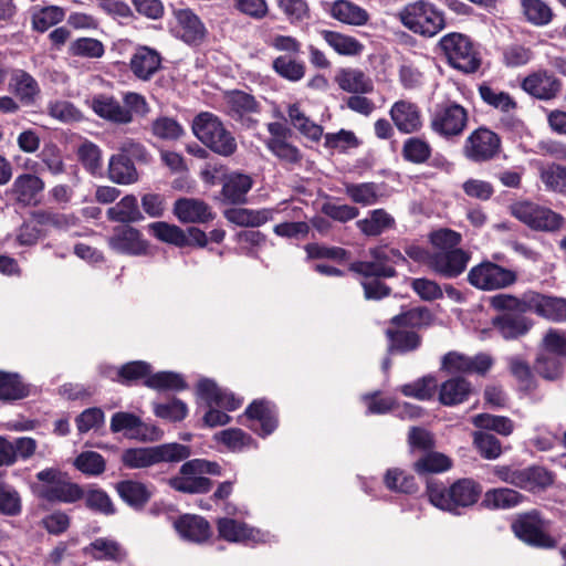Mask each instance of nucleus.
<instances>
[{
    "mask_svg": "<svg viewBox=\"0 0 566 566\" xmlns=\"http://www.w3.org/2000/svg\"><path fill=\"white\" fill-rule=\"evenodd\" d=\"M429 501L436 507L460 514L462 509L474 505L482 493V486L472 479H460L450 486L438 481L427 484Z\"/></svg>",
    "mask_w": 566,
    "mask_h": 566,
    "instance_id": "nucleus-1",
    "label": "nucleus"
},
{
    "mask_svg": "<svg viewBox=\"0 0 566 566\" xmlns=\"http://www.w3.org/2000/svg\"><path fill=\"white\" fill-rule=\"evenodd\" d=\"M87 103L98 117L119 125L130 124L134 115L146 116L149 113L146 98L135 92L125 93L123 104L107 94H96Z\"/></svg>",
    "mask_w": 566,
    "mask_h": 566,
    "instance_id": "nucleus-2",
    "label": "nucleus"
},
{
    "mask_svg": "<svg viewBox=\"0 0 566 566\" xmlns=\"http://www.w3.org/2000/svg\"><path fill=\"white\" fill-rule=\"evenodd\" d=\"M35 479L31 483V491L39 500L72 504L84 497L85 491L57 469H44L36 473Z\"/></svg>",
    "mask_w": 566,
    "mask_h": 566,
    "instance_id": "nucleus-3",
    "label": "nucleus"
},
{
    "mask_svg": "<svg viewBox=\"0 0 566 566\" xmlns=\"http://www.w3.org/2000/svg\"><path fill=\"white\" fill-rule=\"evenodd\" d=\"M193 135L211 151L229 157L237 151V140L221 119L210 113L201 112L192 119Z\"/></svg>",
    "mask_w": 566,
    "mask_h": 566,
    "instance_id": "nucleus-4",
    "label": "nucleus"
},
{
    "mask_svg": "<svg viewBox=\"0 0 566 566\" xmlns=\"http://www.w3.org/2000/svg\"><path fill=\"white\" fill-rule=\"evenodd\" d=\"M511 214L534 231L557 232L566 224L560 213L532 201H517L510 206Z\"/></svg>",
    "mask_w": 566,
    "mask_h": 566,
    "instance_id": "nucleus-5",
    "label": "nucleus"
},
{
    "mask_svg": "<svg viewBox=\"0 0 566 566\" xmlns=\"http://www.w3.org/2000/svg\"><path fill=\"white\" fill-rule=\"evenodd\" d=\"M398 17L407 29L424 36H433L444 27L442 13L422 0L407 4Z\"/></svg>",
    "mask_w": 566,
    "mask_h": 566,
    "instance_id": "nucleus-6",
    "label": "nucleus"
},
{
    "mask_svg": "<svg viewBox=\"0 0 566 566\" xmlns=\"http://www.w3.org/2000/svg\"><path fill=\"white\" fill-rule=\"evenodd\" d=\"M424 313L423 310L412 308L391 318L395 328H388L386 332L389 352L407 353L419 347V335L408 327L421 325Z\"/></svg>",
    "mask_w": 566,
    "mask_h": 566,
    "instance_id": "nucleus-7",
    "label": "nucleus"
},
{
    "mask_svg": "<svg viewBox=\"0 0 566 566\" xmlns=\"http://www.w3.org/2000/svg\"><path fill=\"white\" fill-rule=\"evenodd\" d=\"M440 48L449 64L463 73H474L481 65L479 52L472 41L461 33H449L441 38Z\"/></svg>",
    "mask_w": 566,
    "mask_h": 566,
    "instance_id": "nucleus-8",
    "label": "nucleus"
},
{
    "mask_svg": "<svg viewBox=\"0 0 566 566\" xmlns=\"http://www.w3.org/2000/svg\"><path fill=\"white\" fill-rule=\"evenodd\" d=\"M370 261H356L349 266L350 271L364 276L392 277L396 274L394 264L405 261V256L397 249L387 245L369 250Z\"/></svg>",
    "mask_w": 566,
    "mask_h": 566,
    "instance_id": "nucleus-9",
    "label": "nucleus"
},
{
    "mask_svg": "<svg viewBox=\"0 0 566 566\" xmlns=\"http://www.w3.org/2000/svg\"><path fill=\"white\" fill-rule=\"evenodd\" d=\"M469 120L467 108L454 102L437 105L430 120L431 129L443 138L462 135Z\"/></svg>",
    "mask_w": 566,
    "mask_h": 566,
    "instance_id": "nucleus-10",
    "label": "nucleus"
},
{
    "mask_svg": "<svg viewBox=\"0 0 566 566\" xmlns=\"http://www.w3.org/2000/svg\"><path fill=\"white\" fill-rule=\"evenodd\" d=\"M501 150V138L496 133L479 127L465 139L463 155L473 163H485L495 158Z\"/></svg>",
    "mask_w": 566,
    "mask_h": 566,
    "instance_id": "nucleus-11",
    "label": "nucleus"
},
{
    "mask_svg": "<svg viewBox=\"0 0 566 566\" xmlns=\"http://www.w3.org/2000/svg\"><path fill=\"white\" fill-rule=\"evenodd\" d=\"M468 281L480 290L493 291L512 285L516 281V274L488 261L473 266L468 274Z\"/></svg>",
    "mask_w": 566,
    "mask_h": 566,
    "instance_id": "nucleus-12",
    "label": "nucleus"
},
{
    "mask_svg": "<svg viewBox=\"0 0 566 566\" xmlns=\"http://www.w3.org/2000/svg\"><path fill=\"white\" fill-rule=\"evenodd\" d=\"M470 258L469 252L462 249L434 251L431 253L430 269L443 277H457L464 272Z\"/></svg>",
    "mask_w": 566,
    "mask_h": 566,
    "instance_id": "nucleus-13",
    "label": "nucleus"
},
{
    "mask_svg": "<svg viewBox=\"0 0 566 566\" xmlns=\"http://www.w3.org/2000/svg\"><path fill=\"white\" fill-rule=\"evenodd\" d=\"M107 243L115 252L128 255L146 254L148 248L142 233L127 224L114 228L112 235L107 239Z\"/></svg>",
    "mask_w": 566,
    "mask_h": 566,
    "instance_id": "nucleus-14",
    "label": "nucleus"
},
{
    "mask_svg": "<svg viewBox=\"0 0 566 566\" xmlns=\"http://www.w3.org/2000/svg\"><path fill=\"white\" fill-rule=\"evenodd\" d=\"M512 527L515 535L527 544L538 547H553L555 545L554 539L544 532L543 521L536 512L522 516L514 522Z\"/></svg>",
    "mask_w": 566,
    "mask_h": 566,
    "instance_id": "nucleus-15",
    "label": "nucleus"
},
{
    "mask_svg": "<svg viewBox=\"0 0 566 566\" xmlns=\"http://www.w3.org/2000/svg\"><path fill=\"white\" fill-rule=\"evenodd\" d=\"M526 302L530 311L548 321L566 322V298L544 295L537 292H527Z\"/></svg>",
    "mask_w": 566,
    "mask_h": 566,
    "instance_id": "nucleus-16",
    "label": "nucleus"
},
{
    "mask_svg": "<svg viewBox=\"0 0 566 566\" xmlns=\"http://www.w3.org/2000/svg\"><path fill=\"white\" fill-rule=\"evenodd\" d=\"M245 416L251 421L250 429L262 437L271 434L277 427L276 410L268 400H254L247 408Z\"/></svg>",
    "mask_w": 566,
    "mask_h": 566,
    "instance_id": "nucleus-17",
    "label": "nucleus"
},
{
    "mask_svg": "<svg viewBox=\"0 0 566 566\" xmlns=\"http://www.w3.org/2000/svg\"><path fill=\"white\" fill-rule=\"evenodd\" d=\"M389 116L396 128L402 134L418 133L422 128V115L419 106L410 101L400 99L392 104Z\"/></svg>",
    "mask_w": 566,
    "mask_h": 566,
    "instance_id": "nucleus-18",
    "label": "nucleus"
},
{
    "mask_svg": "<svg viewBox=\"0 0 566 566\" xmlns=\"http://www.w3.org/2000/svg\"><path fill=\"white\" fill-rule=\"evenodd\" d=\"M219 536L228 542L265 543L269 534L249 527L245 523L222 517L217 522Z\"/></svg>",
    "mask_w": 566,
    "mask_h": 566,
    "instance_id": "nucleus-19",
    "label": "nucleus"
},
{
    "mask_svg": "<svg viewBox=\"0 0 566 566\" xmlns=\"http://www.w3.org/2000/svg\"><path fill=\"white\" fill-rule=\"evenodd\" d=\"M192 460L185 462L180 470L179 475L169 479L168 484L176 491L182 493H207L211 490L212 482L210 479L202 476L198 468H188Z\"/></svg>",
    "mask_w": 566,
    "mask_h": 566,
    "instance_id": "nucleus-20",
    "label": "nucleus"
},
{
    "mask_svg": "<svg viewBox=\"0 0 566 566\" xmlns=\"http://www.w3.org/2000/svg\"><path fill=\"white\" fill-rule=\"evenodd\" d=\"M522 88L538 99L555 98L562 88L560 81L546 71H538L526 76L522 82Z\"/></svg>",
    "mask_w": 566,
    "mask_h": 566,
    "instance_id": "nucleus-21",
    "label": "nucleus"
},
{
    "mask_svg": "<svg viewBox=\"0 0 566 566\" xmlns=\"http://www.w3.org/2000/svg\"><path fill=\"white\" fill-rule=\"evenodd\" d=\"M174 213L182 223H206L213 220L216 216L207 202L197 198L176 200Z\"/></svg>",
    "mask_w": 566,
    "mask_h": 566,
    "instance_id": "nucleus-22",
    "label": "nucleus"
},
{
    "mask_svg": "<svg viewBox=\"0 0 566 566\" xmlns=\"http://www.w3.org/2000/svg\"><path fill=\"white\" fill-rule=\"evenodd\" d=\"M160 53L149 46L136 48L129 61V69L140 81H149L161 67Z\"/></svg>",
    "mask_w": 566,
    "mask_h": 566,
    "instance_id": "nucleus-23",
    "label": "nucleus"
},
{
    "mask_svg": "<svg viewBox=\"0 0 566 566\" xmlns=\"http://www.w3.org/2000/svg\"><path fill=\"white\" fill-rule=\"evenodd\" d=\"M44 190V181L33 174L19 175L9 190L11 197L22 206H35L38 196Z\"/></svg>",
    "mask_w": 566,
    "mask_h": 566,
    "instance_id": "nucleus-24",
    "label": "nucleus"
},
{
    "mask_svg": "<svg viewBox=\"0 0 566 566\" xmlns=\"http://www.w3.org/2000/svg\"><path fill=\"white\" fill-rule=\"evenodd\" d=\"M8 90L27 106L33 105L41 93L38 81L22 69L12 70Z\"/></svg>",
    "mask_w": 566,
    "mask_h": 566,
    "instance_id": "nucleus-25",
    "label": "nucleus"
},
{
    "mask_svg": "<svg viewBox=\"0 0 566 566\" xmlns=\"http://www.w3.org/2000/svg\"><path fill=\"white\" fill-rule=\"evenodd\" d=\"M177 21V30L180 38L188 44L201 43L207 34V29L200 18L190 9L174 11Z\"/></svg>",
    "mask_w": 566,
    "mask_h": 566,
    "instance_id": "nucleus-26",
    "label": "nucleus"
},
{
    "mask_svg": "<svg viewBox=\"0 0 566 566\" xmlns=\"http://www.w3.org/2000/svg\"><path fill=\"white\" fill-rule=\"evenodd\" d=\"M197 391L200 398L207 401L211 407L216 405L228 411L235 410L241 406V399L237 398L232 392L219 388L213 380L202 379L198 382Z\"/></svg>",
    "mask_w": 566,
    "mask_h": 566,
    "instance_id": "nucleus-27",
    "label": "nucleus"
},
{
    "mask_svg": "<svg viewBox=\"0 0 566 566\" xmlns=\"http://www.w3.org/2000/svg\"><path fill=\"white\" fill-rule=\"evenodd\" d=\"M335 82L342 91L350 94H369L375 87L373 80L365 72L354 67L338 70Z\"/></svg>",
    "mask_w": 566,
    "mask_h": 566,
    "instance_id": "nucleus-28",
    "label": "nucleus"
},
{
    "mask_svg": "<svg viewBox=\"0 0 566 566\" xmlns=\"http://www.w3.org/2000/svg\"><path fill=\"white\" fill-rule=\"evenodd\" d=\"M177 533L189 542L202 543L211 536V528L203 517L198 515H184L174 523Z\"/></svg>",
    "mask_w": 566,
    "mask_h": 566,
    "instance_id": "nucleus-29",
    "label": "nucleus"
},
{
    "mask_svg": "<svg viewBox=\"0 0 566 566\" xmlns=\"http://www.w3.org/2000/svg\"><path fill=\"white\" fill-rule=\"evenodd\" d=\"M83 553L96 560L122 562L126 551L114 538L98 537L83 548Z\"/></svg>",
    "mask_w": 566,
    "mask_h": 566,
    "instance_id": "nucleus-30",
    "label": "nucleus"
},
{
    "mask_svg": "<svg viewBox=\"0 0 566 566\" xmlns=\"http://www.w3.org/2000/svg\"><path fill=\"white\" fill-rule=\"evenodd\" d=\"M357 229L367 237H378L395 229L396 220L385 209L370 210L364 219L356 222Z\"/></svg>",
    "mask_w": 566,
    "mask_h": 566,
    "instance_id": "nucleus-31",
    "label": "nucleus"
},
{
    "mask_svg": "<svg viewBox=\"0 0 566 566\" xmlns=\"http://www.w3.org/2000/svg\"><path fill=\"white\" fill-rule=\"evenodd\" d=\"M253 180L249 175L231 172L224 177L222 196L224 201L232 205L245 202L247 193L251 190Z\"/></svg>",
    "mask_w": 566,
    "mask_h": 566,
    "instance_id": "nucleus-32",
    "label": "nucleus"
},
{
    "mask_svg": "<svg viewBox=\"0 0 566 566\" xmlns=\"http://www.w3.org/2000/svg\"><path fill=\"white\" fill-rule=\"evenodd\" d=\"M493 325L505 339H514L530 331L532 321L523 313H503L493 319Z\"/></svg>",
    "mask_w": 566,
    "mask_h": 566,
    "instance_id": "nucleus-33",
    "label": "nucleus"
},
{
    "mask_svg": "<svg viewBox=\"0 0 566 566\" xmlns=\"http://www.w3.org/2000/svg\"><path fill=\"white\" fill-rule=\"evenodd\" d=\"M329 13L334 19L349 25H365L369 20V14L364 8L348 0L335 1Z\"/></svg>",
    "mask_w": 566,
    "mask_h": 566,
    "instance_id": "nucleus-34",
    "label": "nucleus"
},
{
    "mask_svg": "<svg viewBox=\"0 0 566 566\" xmlns=\"http://www.w3.org/2000/svg\"><path fill=\"white\" fill-rule=\"evenodd\" d=\"M471 384L461 377H454L442 382L439 390V401L444 406H455L465 401L471 394Z\"/></svg>",
    "mask_w": 566,
    "mask_h": 566,
    "instance_id": "nucleus-35",
    "label": "nucleus"
},
{
    "mask_svg": "<svg viewBox=\"0 0 566 566\" xmlns=\"http://www.w3.org/2000/svg\"><path fill=\"white\" fill-rule=\"evenodd\" d=\"M108 178L118 185H132L138 181L139 175L129 158L117 154L109 158Z\"/></svg>",
    "mask_w": 566,
    "mask_h": 566,
    "instance_id": "nucleus-36",
    "label": "nucleus"
},
{
    "mask_svg": "<svg viewBox=\"0 0 566 566\" xmlns=\"http://www.w3.org/2000/svg\"><path fill=\"white\" fill-rule=\"evenodd\" d=\"M345 195L357 205L363 207L376 205L380 197V188L375 182H344Z\"/></svg>",
    "mask_w": 566,
    "mask_h": 566,
    "instance_id": "nucleus-37",
    "label": "nucleus"
},
{
    "mask_svg": "<svg viewBox=\"0 0 566 566\" xmlns=\"http://www.w3.org/2000/svg\"><path fill=\"white\" fill-rule=\"evenodd\" d=\"M287 116L291 125L303 136L317 142L323 136V127L314 123L301 108L298 103L289 105Z\"/></svg>",
    "mask_w": 566,
    "mask_h": 566,
    "instance_id": "nucleus-38",
    "label": "nucleus"
},
{
    "mask_svg": "<svg viewBox=\"0 0 566 566\" xmlns=\"http://www.w3.org/2000/svg\"><path fill=\"white\" fill-rule=\"evenodd\" d=\"M479 94L485 104L502 113L510 114L517 107V103L507 92L495 88L488 83H482L479 86Z\"/></svg>",
    "mask_w": 566,
    "mask_h": 566,
    "instance_id": "nucleus-39",
    "label": "nucleus"
},
{
    "mask_svg": "<svg viewBox=\"0 0 566 566\" xmlns=\"http://www.w3.org/2000/svg\"><path fill=\"white\" fill-rule=\"evenodd\" d=\"M116 491L124 502L134 507H142L148 502L151 495L146 484L134 480L118 482L116 484Z\"/></svg>",
    "mask_w": 566,
    "mask_h": 566,
    "instance_id": "nucleus-40",
    "label": "nucleus"
},
{
    "mask_svg": "<svg viewBox=\"0 0 566 566\" xmlns=\"http://www.w3.org/2000/svg\"><path fill=\"white\" fill-rule=\"evenodd\" d=\"M107 218L111 221L132 223L143 219L139 211L137 198L134 195L125 196L115 206L107 210Z\"/></svg>",
    "mask_w": 566,
    "mask_h": 566,
    "instance_id": "nucleus-41",
    "label": "nucleus"
},
{
    "mask_svg": "<svg viewBox=\"0 0 566 566\" xmlns=\"http://www.w3.org/2000/svg\"><path fill=\"white\" fill-rule=\"evenodd\" d=\"M321 35L340 55H359L364 50V45L354 36L331 30H323Z\"/></svg>",
    "mask_w": 566,
    "mask_h": 566,
    "instance_id": "nucleus-42",
    "label": "nucleus"
},
{
    "mask_svg": "<svg viewBox=\"0 0 566 566\" xmlns=\"http://www.w3.org/2000/svg\"><path fill=\"white\" fill-rule=\"evenodd\" d=\"M272 69L280 77L290 82L301 81L306 72L305 63L292 55H279L273 60Z\"/></svg>",
    "mask_w": 566,
    "mask_h": 566,
    "instance_id": "nucleus-43",
    "label": "nucleus"
},
{
    "mask_svg": "<svg viewBox=\"0 0 566 566\" xmlns=\"http://www.w3.org/2000/svg\"><path fill=\"white\" fill-rule=\"evenodd\" d=\"M539 179L547 191L566 197V166L551 164L539 167Z\"/></svg>",
    "mask_w": 566,
    "mask_h": 566,
    "instance_id": "nucleus-44",
    "label": "nucleus"
},
{
    "mask_svg": "<svg viewBox=\"0 0 566 566\" xmlns=\"http://www.w3.org/2000/svg\"><path fill=\"white\" fill-rule=\"evenodd\" d=\"M524 496L515 490L500 488L489 490L484 494L483 505L488 509H512L517 506Z\"/></svg>",
    "mask_w": 566,
    "mask_h": 566,
    "instance_id": "nucleus-45",
    "label": "nucleus"
},
{
    "mask_svg": "<svg viewBox=\"0 0 566 566\" xmlns=\"http://www.w3.org/2000/svg\"><path fill=\"white\" fill-rule=\"evenodd\" d=\"M472 423L480 429L494 431L500 436L509 437L515 429L512 419L505 416H496L491 413H479L472 418Z\"/></svg>",
    "mask_w": 566,
    "mask_h": 566,
    "instance_id": "nucleus-46",
    "label": "nucleus"
},
{
    "mask_svg": "<svg viewBox=\"0 0 566 566\" xmlns=\"http://www.w3.org/2000/svg\"><path fill=\"white\" fill-rule=\"evenodd\" d=\"M29 395V388L15 373L0 371V400H19Z\"/></svg>",
    "mask_w": 566,
    "mask_h": 566,
    "instance_id": "nucleus-47",
    "label": "nucleus"
},
{
    "mask_svg": "<svg viewBox=\"0 0 566 566\" xmlns=\"http://www.w3.org/2000/svg\"><path fill=\"white\" fill-rule=\"evenodd\" d=\"M554 482L553 474L543 467H530L522 469L520 489L538 491L546 489Z\"/></svg>",
    "mask_w": 566,
    "mask_h": 566,
    "instance_id": "nucleus-48",
    "label": "nucleus"
},
{
    "mask_svg": "<svg viewBox=\"0 0 566 566\" xmlns=\"http://www.w3.org/2000/svg\"><path fill=\"white\" fill-rule=\"evenodd\" d=\"M151 367L149 364L137 360L123 365L119 369L111 370L108 376L120 384L128 385L150 376Z\"/></svg>",
    "mask_w": 566,
    "mask_h": 566,
    "instance_id": "nucleus-49",
    "label": "nucleus"
},
{
    "mask_svg": "<svg viewBox=\"0 0 566 566\" xmlns=\"http://www.w3.org/2000/svg\"><path fill=\"white\" fill-rule=\"evenodd\" d=\"M521 6L526 20L536 27L547 25L553 20V10L543 0H522Z\"/></svg>",
    "mask_w": 566,
    "mask_h": 566,
    "instance_id": "nucleus-50",
    "label": "nucleus"
},
{
    "mask_svg": "<svg viewBox=\"0 0 566 566\" xmlns=\"http://www.w3.org/2000/svg\"><path fill=\"white\" fill-rule=\"evenodd\" d=\"M149 231L163 242L180 248L189 244L186 232L175 224L163 221L153 222L149 224Z\"/></svg>",
    "mask_w": 566,
    "mask_h": 566,
    "instance_id": "nucleus-51",
    "label": "nucleus"
},
{
    "mask_svg": "<svg viewBox=\"0 0 566 566\" xmlns=\"http://www.w3.org/2000/svg\"><path fill=\"white\" fill-rule=\"evenodd\" d=\"M122 463L128 469H146L156 464L154 447L129 448L120 455Z\"/></svg>",
    "mask_w": 566,
    "mask_h": 566,
    "instance_id": "nucleus-52",
    "label": "nucleus"
},
{
    "mask_svg": "<svg viewBox=\"0 0 566 566\" xmlns=\"http://www.w3.org/2000/svg\"><path fill=\"white\" fill-rule=\"evenodd\" d=\"M431 153L430 144L420 137L407 138L401 150L405 160L417 165L426 163L430 158Z\"/></svg>",
    "mask_w": 566,
    "mask_h": 566,
    "instance_id": "nucleus-53",
    "label": "nucleus"
},
{
    "mask_svg": "<svg viewBox=\"0 0 566 566\" xmlns=\"http://www.w3.org/2000/svg\"><path fill=\"white\" fill-rule=\"evenodd\" d=\"M65 11L57 6H48L32 13V27L39 32H45L51 27L64 20Z\"/></svg>",
    "mask_w": 566,
    "mask_h": 566,
    "instance_id": "nucleus-54",
    "label": "nucleus"
},
{
    "mask_svg": "<svg viewBox=\"0 0 566 566\" xmlns=\"http://www.w3.org/2000/svg\"><path fill=\"white\" fill-rule=\"evenodd\" d=\"M473 444L480 455L486 460H495L503 452L501 441L495 436L484 431L473 433Z\"/></svg>",
    "mask_w": 566,
    "mask_h": 566,
    "instance_id": "nucleus-55",
    "label": "nucleus"
},
{
    "mask_svg": "<svg viewBox=\"0 0 566 566\" xmlns=\"http://www.w3.org/2000/svg\"><path fill=\"white\" fill-rule=\"evenodd\" d=\"M145 385L156 390H182L187 384L182 376L172 371H159L146 378Z\"/></svg>",
    "mask_w": 566,
    "mask_h": 566,
    "instance_id": "nucleus-56",
    "label": "nucleus"
},
{
    "mask_svg": "<svg viewBox=\"0 0 566 566\" xmlns=\"http://www.w3.org/2000/svg\"><path fill=\"white\" fill-rule=\"evenodd\" d=\"M227 105L232 117L258 112L255 98L242 91H234L227 96Z\"/></svg>",
    "mask_w": 566,
    "mask_h": 566,
    "instance_id": "nucleus-57",
    "label": "nucleus"
},
{
    "mask_svg": "<svg viewBox=\"0 0 566 566\" xmlns=\"http://www.w3.org/2000/svg\"><path fill=\"white\" fill-rule=\"evenodd\" d=\"M151 133L163 140H177L184 135L185 130L175 118L160 116L151 123Z\"/></svg>",
    "mask_w": 566,
    "mask_h": 566,
    "instance_id": "nucleus-58",
    "label": "nucleus"
},
{
    "mask_svg": "<svg viewBox=\"0 0 566 566\" xmlns=\"http://www.w3.org/2000/svg\"><path fill=\"white\" fill-rule=\"evenodd\" d=\"M156 464L180 462L190 457V448L180 443H164L154 447Z\"/></svg>",
    "mask_w": 566,
    "mask_h": 566,
    "instance_id": "nucleus-59",
    "label": "nucleus"
},
{
    "mask_svg": "<svg viewBox=\"0 0 566 566\" xmlns=\"http://www.w3.org/2000/svg\"><path fill=\"white\" fill-rule=\"evenodd\" d=\"M437 389V381L432 376L422 377L413 382L401 386V392L407 397L419 400H428L433 397Z\"/></svg>",
    "mask_w": 566,
    "mask_h": 566,
    "instance_id": "nucleus-60",
    "label": "nucleus"
},
{
    "mask_svg": "<svg viewBox=\"0 0 566 566\" xmlns=\"http://www.w3.org/2000/svg\"><path fill=\"white\" fill-rule=\"evenodd\" d=\"M69 51L73 56L99 59L103 56L105 49L99 40L80 38L71 43Z\"/></svg>",
    "mask_w": 566,
    "mask_h": 566,
    "instance_id": "nucleus-61",
    "label": "nucleus"
},
{
    "mask_svg": "<svg viewBox=\"0 0 566 566\" xmlns=\"http://www.w3.org/2000/svg\"><path fill=\"white\" fill-rule=\"evenodd\" d=\"M77 157L85 169L92 175L101 172L102 153L98 146L91 142L83 143L77 149Z\"/></svg>",
    "mask_w": 566,
    "mask_h": 566,
    "instance_id": "nucleus-62",
    "label": "nucleus"
},
{
    "mask_svg": "<svg viewBox=\"0 0 566 566\" xmlns=\"http://www.w3.org/2000/svg\"><path fill=\"white\" fill-rule=\"evenodd\" d=\"M386 486L396 492L413 493L417 491L415 478L398 469H389L385 475Z\"/></svg>",
    "mask_w": 566,
    "mask_h": 566,
    "instance_id": "nucleus-63",
    "label": "nucleus"
},
{
    "mask_svg": "<svg viewBox=\"0 0 566 566\" xmlns=\"http://www.w3.org/2000/svg\"><path fill=\"white\" fill-rule=\"evenodd\" d=\"M77 470L87 475H99L105 471L104 458L94 451L82 452L74 461Z\"/></svg>",
    "mask_w": 566,
    "mask_h": 566,
    "instance_id": "nucleus-64",
    "label": "nucleus"
}]
</instances>
